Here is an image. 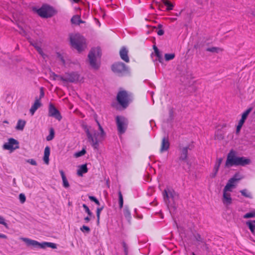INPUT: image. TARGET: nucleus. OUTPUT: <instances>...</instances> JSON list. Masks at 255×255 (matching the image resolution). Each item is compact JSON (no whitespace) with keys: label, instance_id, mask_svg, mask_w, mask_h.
I'll return each instance as SVG.
<instances>
[{"label":"nucleus","instance_id":"f257e3e1","mask_svg":"<svg viewBox=\"0 0 255 255\" xmlns=\"http://www.w3.org/2000/svg\"><path fill=\"white\" fill-rule=\"evenodd\" d=\"M96 122L99 127V132L96 131L91 128H86L85 130L88 140L94 149H98L99 143L103 141L105 137L106 133L99 122L98 121H96Z\"/></svg>","mask_w":255,"mask_h":255},{"label":"nucleus","instance_id":"f03ea898","mask_svg":"<svg viewBox=\"0 0 255 255\" xmlns=\"http://www.w3.org/2000/svg\"><path fill=\"white\" fill-rule=\"evenodd\" d=\"M236 152L232 149L228 153L225 166L230 167L233 166H245L251 163V160L245 157H238L236 156Z\"/></svg>","mask_w":255,"mask_h":255},{"label":"nucleus","instance_id":"7ed1b4c3","mask_svg":"<svg viewBox=\"0 0 255 255\" xmlns=\"http://www.w3.org/2000/svg\"><path fill=\"white\" fill-rule=\"evenodd\" d=\"M71 46L76 49L79 52L84 50L87 47L85 38L77 33L71 34L70 36Z\"/></svg>","mask_w":255,"mask_h":255},{"label":"nucleus","instance_id":"20e7f679","mask_svg":"<svg viewBox=\"0 0 255 255\" xmlns=\"http://www.w3.org/2000/svg\"><path fill=\"white\" fill-rule=\"evenodd\" d=\"M102 55L101 50L99 47L92 48L88 54V60L90 66L94 69L100 67V59Z\"/></svg>","mask_w":255,"mask_h":255},{"label":"nucleus","instance_id":"39448f33","mask_svg":"<svg viewBox=\"0 0 255 255\" xmlns=\"http://www.w3.org/2000/svg\"><path fill=\"white\" fill-rule=\"evenodd\" d=\"M50 78L54 80L62 81L65 82H74L79 80V75L77 73L72 72L71 73H66L65 76L56 75L53 72L49 73Z\"/></svg>","mask_w":255,"mask_h":255},{"label":"nucleus","instance_id":"423d86ee","mask_svg":"<svg viewBox=\"0 0 255 255\" xmlns=\"http://www.w3.org/2000/svg\"><path fill=\"white\" fill-rule=\"evenodd\" d=\"M117 99L119 104L124 108H126L131 99L130 95L126 91H120L117 95Z\"/></svg>","mask_w":255,"mask_h":255},{"label":"nucleus","instance_id":"0eeeda50","mask_svg":"<svg viewBox=\"0 0 255 255\" xmlns=\"http://www.w3.org/2000/svg\"><path fill=\"white\" fill-rule=\"evenodd\" d=\"M32 12L42 18H48V3H43L40 7L38 6H32Z\"/></svg>","mask_w":255,"mask_h":255},{"label":"nucleus","instance_id":"6e6552de","mask_svg":"<svg viewBox=\"0 0 255 255\" xmlns=\"http://www.w3.org/2000/svg\"><path fill=\"white\" fill-rule=\"evenodd\" d=\"M116 119L118 132L120 134H123L127 129L128 121L125 117L120 116H117Z\"/></svg>","mask_w":255,"mask_h":255},{"label":"nucleus","instance_id":"1a4fd4ad","mask_svg":"<svg viewBox=\"0 0 255 255\" xmlns=\"http://www.w3.org/2000/svg\"><path fill=\"white\" fill-rule=\"evenodd\" d=\"M163 199L165 202L167 203H170V199L172 200L173 202L178 198V195L172 189L166 188L164 189L163 192Z\"/></svg>","mask_w":255,"mask_h":255},{"label":"nucleus","instance_id":"9d476101","mask_svg":"<svg viewBox=\"0 0 255 255\" xmlns=\"http://www.w3.org/2000/svg\"><path fill=\"white\" fill-rule=\"evenodd\" d=\"M2 147L4 149L12 151L19 148V142L16 139L11 137L8 139V142L3 144Z\"/></svg>","mask_w":255,"mask_h":255},{"label":"nucleus","instance_id":"9b49d317","mask_svg":"<svg viewBox=\"0 0 255 255\" xmlns=\"http://www.w3.org/2000/svg\"><path fill=\"white\" fill-rule=\"evenodd\" d=\"M112 71L118 74H123L127 71V67L122 62H117L112 65Z\"/></svg>","mask_w":255,"mask_h":255},{"label":"nucleus","instance_id":"f8f14e48","mask_svg":"<svg viewBox=\"0 0 255 255\" xmlns=\"http://www.w3.org/2000/svg\"><path fill=\"white\" fill-rule=\"evenodd\" d=\"M49 116L54 118L58 121H60L62 118L60 112L51 104L49 105Z\"/></svg>","mask_w":255,"mask_h":255},{"label":"nucleus","instance_id":"ddd939ff","mask_svg":"<svg viewBox=\"0 0 255 255\" xmlns=\"http://www.w3.org/2000/svg\"><path fill=\"white\" fill-rule=\"evenodd\" d=\"M211 42L208 39L203 38L198 41L194 46L196 49L201 50L203 48L205 49L208 47Z\"/></svg>","mask_w":255,"mask_h":255},{"label":"nucleus","instance_id":"4468645a","mask_svg":"<svg viewBox=\"0 0 255 255\" xmlns=\"http://www.w3.org/2000/svg\"><path fill=\"white\" fill-rule=\"evenodd\" d=\"M42 106V104L41 103L40 100H39V99H38V97H36L33 104L32 105L31 108L29 110V112L31 115H33L36 111Z\"/></svg>","mask_w":255,"mask_h":255},{"label":"nucleus","instance_id":"2eb2a0df","mask_svg":"<svg viewBox=\"0 0 255 255\" xmlns=\"http://www.w3.org/2000/svg\"><path fill=\"white\" fill-rule=\"evenodd\" d=\"M222 202L223 204L226 206H228L232 203V199L231 198V194L230 193L227 191H223Z\"/></svg>","mask_w":255,"mask_h":255},{"label":"nucleus","instance_id":"dca6fc26","mask_svg":"<svg viewBox=\"0 0 255 255\" xmlns=\"http://www.w3.org/2000/svg\"><path fill=\"white\" fill-rule=\"evenodd\" d=\"M121 59L126 62H129V59L128 56V50L125 47H122L120 51Z\"/></svg>","mask_w":255,"mask_h":255},{"label":"nucleus","instance_id":"f3484780","mask_svg":"<svg viewBox=\"0 0 255 255\" xmlns=\"http://www.w3.org/2000/svg\"><path fill=\"white\" fill-rule=\"evenodd\" d=\"M188 149L189 146L180 148V155L179 157L180 160L185 161L187 159Z\"/></svg>","mask_w":255,"mask_h":255},{"label":"nucleus","instance_id":"a211bd4d","mask_svg":"<svg viewBox=\"0 0 255 255\" xmlns=\"http://www.w3.org/2000/svg\"><path fill=\"white\" fill-rule=\"evenodd\" d=\"M170 143L167 137H164L162 138L161 146L160 148V152H162L167 151L169 148Z\"/></svg>","mask_w":255,"mask_h":255},{"label":"nucleus","instance_id":"6ab92c4d","mask_svg":"<svg viewBox=\"0 0 255 255\" xmlns=\"http://www.w3.org/2000/svg\"><path fill=\"white\" fill-rule=\"evenodd\" d=\"M22 239L28 247L36 248V245H38V242L37 241L33 240L28 238H22Z\"/></svg>","mask_w":255,"mask_h":255},{"label":"nucleus","instance_id":"aec40b11","mask_svg":"<svg viewBox=\"0 0 255 255\" xmlns=\"http://www.w3.org/2000/svg\"><path fill=\"white\" fill-rule=\"evenodd\" d=\"M59 172H60V175L61 176L62 180L63 186L65 188H69L70 186V185H69L68 181L66 177L64 172L62 170H60Z\"/></svg>","mask_w":255,"mask_h":255},{"label":"nucleus","instance_id":"412c9836","mask_svg":"<svg viewBox=\"0 0 255 255\" xmlns=\"http://www.w3.org/2000/svg\"><path fill=\"white\" fill-rule=\"evenodd\" d=\"M71 22L74 25H79L81 23H84V21L81 19L80 15H75L71 18Z\"/></svg>","mask_w":255,"mask_h":255},{"label":"nucleus","instance_id":"4be33fe9","mask_svg":"<svg viewBox=\"0 0 255 255\" xmlns=\"http://www.w3.org/2000/svg\"><path fill=\"white\" fill-rule=\"evenodd\" d=\"M88 172V168L87 167V165L83 164L80 166L77 170V175L79 176H83V174L86 173Z\"/></svg>","mask_w":255,"mask_h":255},{"label":"nucleus","instance_id":"5701e85b","mask_svg":"<svg viewBox=\"0 0 255 255\" xmlns=\"http://www.w3.org/2000/svg\"><path fill=\"white\" fill-rule=\"evenodd\" d=\"M206 51L212 53H219L223 51V49L218 47H208L206 48Z\"/></svg>","mask_w":255,"mask_h":255},{"label":"nucleus","instance_id":"b1692460","mask_svg":"<svg viewBox=\"0 0 255 255\" xmlns=\"http://www.w3.org/2000/svg\"><path fill=\"white\" fill-rule=\"evenodd\" d=\"M26 124V121L21 119H19L15 127V129L18 130H23L25 125Z\"/></svg>","mask_w":255,"mask_h":255},{"label":"nucleus","instance_id":"393cba45","mask_svg":"<svg viewBox=\"0 0 255 255\" xmlns=\"http://www.w3.org/2000/svg\"><path fill=\"white\" fill-rule=\"evenodd\" d=\"M123 214L128 221L130 223V219L131 218V214L129 211L128 208L125 206L123 209Z\"/></svg>","mask_w":255,"mask_h":255},{"label":"nucleus","instance_id":"a878e982","mask_svg":"<svg viewBox=\"0 0 255 255\" xmlns=\"http://www.w3.org/2000/svg\"><path fill=\"white\" fill-rule=\"evenodd\" d=\"M23 36L26 38L31 45L33 46L35 49L36 47L39 46L37 43L28 35V33H23Z\"/></svg>","mask_w":255,"mask_h":255},{"label":"nucleus","instance_id":"bb28decb","mask_svg":"<svg viewBox=\"0 0 255 255\" xmlns=\"http://www.w3.org/2000/svg\"><path fill=\"white\" fill-rule=\"evenodd\" d=\"M58 12V9L56 7L49 5V17L56 15Z\"/></svg>","mask_w":255,"mask_h":255},{"label":"nucleus","instance_id":"cd10ccee","mask_svg":"<svg viewBox=\"0 0 255 255\" xmlns=\"http://www.w3.org/2000/svg\"><path fill=\"white\" fill-rule=\"evenodd\" d=\"M246 224L249 227L251 233L254 234L255 232V220L249 221L246 222Z\"/></svg>","mask_w":255,"mask_h":255},{"label":"nucleus","instance_id":"c85d7f7f","mask_svg":"<svg viewBox=\"0 0 255 255\" xmlns=\"http://www.w3.org/2000/svg\"><path fill=\"white\" fill-rule=\"evenodd\" d=\"M162 3L166 6V10L169 11L172 10L174 7V5L169 0H161Z\"/></svg>","mask_w":255,"mask_h":255},{"label":"nucleus","instance_id":"c756f323","mask_svg":"<svg viewBox=\"0 0 255 255\" xmlns=\"http://www.w3.org/2000/svg\"><path fill=\"white\" fill-rule=\"evenodd\" d=\"M239 176V174H236L233 177L230 178L228 183H229L231 185H232V186L234 187V184L235 183L236 181H238V180H239L241 178H239L238 177Z\"/></svg>","mask_w":255,"mask_h":255},{"label":"nucleus","instance_id":"7c9ffc66","mask_svg":"<svg viewBox=\"0 0 255 255\" xmlns=\"http://www.w3.org/2000/svg\"><path fill=\"white\" fill-rule=\"evenodd\" d=\"M222 160L223 159L222 158H219L217 159L213 168L214 170H216V171H219V169L220 168L221 164L222 163Z\"/></svg>","mask_w":255,"mask_h":255},{"label":"nucleus","instance_id":"2f4dec72","mask_svg":"<svg viewBox=\"0 0 255 255\" xmlns=\"http://www.w3.org/2000/svg\"><path fill=\"white\" fill-rule=\"evenodd\" d=\"M240 192L242 194V195L245 197L249 198H252L251 193L250 192H249L248 190H247L246 189L241 190Z\"/></svg>","mask_w":255,"mask_h":255},{"label":"nucleus","instance_id":"473e14b6","mask_svg":"<svg viewBox=\"0 0 255 255\" xmlns=\"http://www.w3.org/2000/svg\"><path fill=\"white\" fill-rule=\"evenodd\" d=\"M119 195V207L120 209H122L123 207L124 204V199L123 197L122 194V192L120 190L118 192Z\"/></svg>","mask_w":255,"mask_h":255},{"label":"nucleus","instance_id":"72a5a7b5","mask_svg":"<svg viewBox=\"0 0 255 255\" xmlns=\"http://www.w3.org/2000/svg\"><path fill=\"white\" fill-rule=\"evenodd\" d=\"M252 108H249V109H248L246 111H245L242 114V118L241 119H243L245 121H246V120L247 119L248 115H249V114L251 112V111H252Z\"/></svg>","mask_w":255,"mask_h":255},{"label":"nucleus","instance_id":"f704fd0d","mask_svg":"<svg viewBox=\"0 0 255 255\" xmlns=\"http://www.w3.org/2000/svg\"><path fill=\"white\" fill-rule=\"evenodd\" d=\"M43 160L45 164H48V146L45 148Z\"/></svg>","mask_w":255,"mask_h":255},{"label":"nucleus","instance_id":"c9c22d12","mask_svg":"<svg viewBox=\"0 0 255 255\" xmlns=\"http://www.w3.org/2000/svg\"><path fill=\"white\" fill-rule=\"evenodd\" d=\"M153 49L154 50L156 56L158 57L159 62H161V59L162 58L161 54L157 47L155 45H153Z\"/></svg>","mask_w":255,"mask_h":255},{"label":"nucleus","instance_id":"e433bc0d","mask_svg":"<svg viewBox=\"0 0 255 255\" xmlns=\"http://www.w3.org/2000/svg\"><path fill=\"white\" fill-rule=\"evenodd\" d=\"M122 247L124 249V253L125 255H128V245L125 241H123L121 243Z\"/></svg>","mask_w":255,"mask_h":255},{"label":"nucleus","instance_id":"4c0bfd02","mask_svg":"<svg viewBox=\"0 0 255 255\" xmlns=\"http://www.w3.org/2000/svg\"><path fill=\"white\" fill-rule=\"evenodd\" d=\"M56 55H57V57L58 59V60H59L60 62H61V63H62V64L63 65H64L65 66H66V63L64 59V56H62L60 53H56Z\"/></svg>","mask_w":255,"mask_h":255},{"label":"nucleus","instance_id":"58836bf2","mask_svg":"<svg viewBox=\"0 0 255 255\" xmlns=\"http://www.w3.org/2000/svg\"><path fill=\"white\" fill-rule=\"evenodd\" d=\"M36 248L38 249H46V248H48V242H44L41 243L38 242V245H36Z\"/></svg>","mask_w":255,"mask_h":255},{"label":"nucleus","instance_id":"ea45409f","mask_svg":"<svg viewBox=\"0 0 255 255\" xmlns=\"http://www.w3.org/2000/svg\"><path fill=\"white\" fill-rule=\"evenodd\" d=\"M244 219H248L251 218H255V211L247 213L243 216Z\"/></svg>","mask_w":255,"mask_h":255},{"label":"nucleus","instance_id":"a19ab883","mask_svg":"<svg viewBox=\"0 0 255 255\" xmlns=\"http://www.w3.org/2000/svg\"><path fill=\"white\" fill-rule=\"evenodd\" d=\"M86 152L85 148H83L82 150L76 152L74 154V156L75 157H79L84 155Z\"/></svg>","mask_w":255,"mask_h":255},{"label":"nucleus","instance_id":"79ce46f5","mask_svg":"<svg viewBox=\"0 0 255 255\" xmlns=\"http://www.w3.org/2000/svg\"><path fill=\"white\" fill-rule=\"evenodd\" d=\"M36 50L37 51L39 54L41 55L43 59H45L46 57H48V56L46 54L44 53L42 48L40 46L36 47Z\"/></svg>","mask_w":255,"mask_h":255},{"label":"nucleus","instance_id":"37998d69","mask_svg":"<svg viewBox=\"0 0 255 255\" xmlns=\"http://www.w3.org/2000/svg\"><path fill=\"white\" fill-rule=\"evenodd\" d=\"M162 25L160 24H157V27L156 26H153V29L152 31L153 32H163V29H162Z\"/></svg>","mask_w":255,"mask_h":255},{"label":"nucleus","instance_id":"c03bdc74","mask_svg":"<svg viewBox=\"0 0 255 255\" xmlns=\"http://www.w3.org/2000/svg\"><path fill=\"white\" fill-rule=\"evenodd\" d=\"M166 61H169L172 60L175 57V54L174 53H166L164 55Z\"/></svg>","mask_w":255,"mask_h":255},{"label":"nucleus","instance_id":"a18cd8bd","mask_svg":"<svg viewBox=\"0 0 255 255\" xmlns=\"http://www.w3.org/2000/svg\"><path fill=\"white\" fill-rule=\"evenodd\" d=\"M19 199L21 203H24L26 201V197L23 193H20L19 195Z\"/></svg>","mask_w":255,"mask_h":255},{"label":"nucleus","instance_id":"49530a36","mask_svg":"<svg viewBox=\"0 0 255 255\" xmlns=\"http://www.w3.org/2000/svg\"><path fill=\"white\" fill-rule=\"evenodd\" d=\"M55 132L53 128L50 129V133L49 134V140H52L54 137Z\"/></svg>","mask_w":255,"mask_h":255},{"label":"nucleus","instance_id":"de8ad7c7","mask_svg":"<svg viewBox=\"0 0 255 255\" xmlns=\"http://www.w3.org/2000/svg\"><path fill=\"white\" fill-rule=\"evenodd\" d=\"M0 224L3 225L6 229H9L8 224L5 222L4 219L2 216H0Z\"/></svg>","mask_w":255,"mask_h":255},{"label":"nucleus","instance_id":"09e8293b","mask_svg":"<svg viewBox=\"0 0 255 255\" xmlns=\"http://www.w3.org/2000/svg\"><path fill=\"white\" fill-rule=\"evenodd\" d=\"M233 187L232 185L230 184L229 183H227L226 185L225 186L223 191H231V188Z\"/></svg>","mask_w":255,"mask_h":255},{"label":"nucleus","instance_id":"8fccbe9b","mask_svg":"<svg viewBox=\"0 0 255 255\" xmlns=\"http://www.w3.org/2000/svg\"><path fill=\"white\" fill-rule=\"evenodd\" d=\"M81 231L83 232L89 233L90 231V229L88 226L83 225L81 228Z\"/></svg>","mask_w":255,"mask_h":255},{"label":"nucleus","instance_id":"3c124183","mask_svg":"<svg viewBox=\"0 0 255 255\" xmlns=\"http://www.w3.org/2000/svg\"><path fill=\"white\" fill-rule=\"evenodd\" d=\"M83 207L84 208V209H85V212L89 215V216H91L92 213V212L90 211L89 207L86 205V204H83Z\"/></svg>","mask_w":255,"mask_h":255},{"label":"nucleus","instance_id":"603ef678","mask_svg":"<svg viewBox=\"0 0 255 255\" xmlns=\"http://www.w3.org/2000/svg\"><path fill=\"white\" fill-rule=\"evenodd\" d=\"M195 238L197 241L202 243H204L203 239L201 238L199 234L196 235L195 236Z\"/></svg>","mask_w":255,"mask_h":255},{"label":"nucleus","instance_id":"864d4df0","mask_svg":"<svg viewBox=\"0 0 255 255\" xmlns=\"http://www.w3.org/2000/svg\"><path fill=\"white\" fill-rule=\"evenodd\" d=\"M44 96V89L43 87H41L40 89V95L39 97L38 98V99H39V100H41L42 98H43Z\"/></svg>","mask_w":255,"mask_h":255},{"label":"nucleus","instance_id":"5fc2aeb1","mask_svg":"<svg viewBox=\"0 0 255 255\" xmlns=\"http://www.w3.org/2000/svg\"><path fill=\"white\" fill-rule=\"evenodd\" d=\"M103 210V207L102 208H98L97 209V216L98 220H99L100 219V215L101 211Z\"/></svg>","mask_w":255,"mask_h":255},{"label":"nucleus","instance_id":"6e6d98bb","mask_svg":"<svg viewBox=\"0 0 255 255\" xmlns=\"http://www.w3.org/2000/svg\"><path fill=\"white\" fill-rule=\"evenodd\" d=\"M27 162H29L30 164H31L32 165H37V163H36V161L33 159H29L27 161Z\"/></svg>","mask_w":255,"mask_h":255},{"label":"nucleus","instance_id":"4d7b16f0","mask_svg":"<svg viewBox=\"0 0 255 255\" xmlns=\"http://www.w3.org/2000/svg\"><path fill=\"white\" fill-rule=\"evenodd\" d=\"M242 127V126H241L240 125H237V128H236V133L237 134H239V133H240V132L241 131Z\"/></svg>","mask_w":255,"mask_h":255},{"label":"nucleus","instance_id":"13d9d810","mask_svg":"<svg viewBox=\"0 0 255 255\" xmlns=\"http://www.w3.org/2000/svg\"><path fill=\"white\" fill-rule=\"evenodd\" d=\"M49 248H51L52 249H56L57 248V245L55 243L49 242Z\"/></svg>","mask_w":255,"mask_h":255},{"label":"nucleus","instance_id":"bf43d9fd","mask_svg":"<svg viewBox=\"0 0 255 255\" xmlns=\"http://www.w3.org/2000/svg\"><path fill=\"white\" fill-rule=\"evenodd\" d=\"M218 171H216V170H214L213 171V172L211 173L210 174V177L211 178H214L216 177L217 173H218Z\"/></svg>","mask_w":255,"mask_h":255},{"label":"nucleus","instance_id":"052dcab7","mask_svg":"<svg viewBox=\"0 0 255 255\" xmlns=\"http://www.w3.org/2000/svg\"><path fill=\"white\" fill-rule=\"evenodd\" d=\"M245 121L244 120H243V119H241L239 121V123H238V125H240V126H243V125H244V123H245Z\"/></svg>","mask_w":255,"mask_h":255},{"label":"nucleus","instance_id":"680f3d73","mask_svg":"<svg viewBox=\"0 0 255 255\" xmlns=\"http://www.w3.org/2000/svg\"><path fill=\"white\" fill-rule=\"evenodd\" d=\"M89 198L91 201H93V202H94L97 199V198L96 197H95L94 196H89Z\"/></svg>","mask_w":255,"mask_h":255},{"label":"nucleus","instance_id":"e2e57ef3","mask_svg":"<svg viewBox=\"0 0 255 255\" xmlns=\"http://www.w3.org/2000/svg\"><path fill=\"white\" fill-rule=\"evenodd\" d=\"M0 238L7 239V237L4 234H0Z\"/></svg>","mask_w":255,"mask_h":255},{"label":"nucleus","instance_id":"0e129e2a","mask_svg":"<svg viewBox=\"0 0 255 255\" xmlns=\"http://www.w3.org/2000/svg\"><path fill=\"white\" fill-rule=\"evenodd\" d=\"M182 10H181L180 11H179L178 12H176V13H173V15H175L176 16H178L179 15H180L181 13V12H182Z\"/></svg>","mask_w":255,"mask_h":255},{"label":"nucleus","instance_id":"69168bd1","mask_svg":"<svg viewBox=\"0 0 255 255\" xmlns=\"http://www.w3.org/2000/svg\"><path fill=\"white\" fill-rule=\"evenodd\" d=\"M84 220L86 221V223H88L90 221V219L89 217H86L84 218Z\"/></svg>","mask_w":255,"mask_h":255},{"label":"nucleus","instance_id":"338daca9","mask_svg":"<svg viewBox=\"0 0 255 255\" xmlns=\"http://www.w3.org/2000/svg\"><path fill=\"white\" fill-rule=\"evenodd\" d=\"M156 4L158 6V8H159V9H161V7H163V6H162V5H160V4L159 3H157V2H156Z\"/></svg>","mask_w":255,"mask_h":255},{"label":"nucleus","instance_id":"774afa93","mask_svg":"<svg viewBox=\"0 0 255 255\" xmlns=\"http://www.w3.org/2000/svg\"><path fill=\"white\" fill-rule=\"evenodd\" d=\"M94 202L98 205H100V202L99 201H98V200L97 199Z\"/></svg>","mask_w":255,"mask_h":255}]
</instances>
